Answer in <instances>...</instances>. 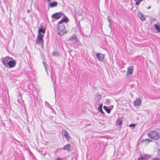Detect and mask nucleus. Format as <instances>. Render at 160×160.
<instances>
[{
  "instance_id": "nucleus-15",
  "label": "nucleus",
  "mask_w": 160,
  "mask_h": 160,
  "mask_svg": "<svg viewBox=\"0 0 160 160\" xmlns=\"http://www.w3.org/2000/svg\"><path fill=\"white\" fill-rule=\"evenodd\" d=\"M42 33L43 34H44L45 33V29L42 28H41L39 29L38 31V35L42 34L41 33Z\"/></svg>"
},
{
  "instance_id": "nucleus-14",
  "label": "nucleus",
  "mask_w": 160,
  "mask_h": 160,
  "mask_svg": "<svg viewBox=\"0 0 160 160\" xmlns=\"http://www.w3.org/2000/svg\"><path fill=\"white\" fill-rule=\"evenodd\" d=\"M69 39L71 40H75L76 42H78V40L75 34L73 35L69 38Z\"/></svg>"
},
{
  "instance_id": "nucleus-19",
  "label": "nucleus",
  "mask_w": 160,
  "mask_h": 160,
  "mask_svg": "<svg viewBox=\"0 0 160 160\" xmlns=\"http://www.w3.org/2000/svg\"><path fill=\"white\" fill-rule=\"evenodd\" d=\"M102 104H101L99 106L98 109L100 112L102 114H104V112H103L102 109Z\"/></svg>"
},
{
  "instance_id": "nucleus-35",
  "label": "nucleus",
  "mask_w": 160,
  "mask_h": 160,
  "mask_svg": "<svg viewBox=\"0 0 160 160\" xmlns=\"http://www.w3.org/2000/svg\"><path fill=\"white\" fill-rule=\"evenodd\" d=\"M51 1V0H47V2H50Z\"/></svg>"
},
{
  "instance_id": "nucleus-25",
  "label": "nucleus",
  "mask_w": 160,
  "mask_h": 160,
  "mask_svg": "<svg viewBox=\"0 0 160 160\" xmlns=\"http://www.w3.org/2000/svg\"><path fill=\"white\" fill-rule=\"evenodd\" d=\"M97 97L99 99H100L101 98V95L99 94H97Z\"/></svg>"
},
{
  "instance_id": "nucleus-12",
  "label": "nucleus",
  "mask_w": 160,
  "mask_h": 160,
  "mask_svg": "<svg viewBox=\"0 0 160 160\" xmlns=\"http://www.w3.org/2000/svg\"><path fill=\"white\" fill-rule=\"evenodd\" d=\"M58 4V3L57 2L54 1L53 2L49 3L48 4V5L51 8H53L57 7Z\"/></svg>"
},
{
  "instance_id": "nucleus-34",
  "label": "nucleus",
  "mask_w": 160,
  "mask_h": 160,
  "mask_svg": "<svg viewBox=\"0 0 160 160\" xmlns=\"http://www.w3.org/2000/svg\"><path fill=\"white\" fill-rule=\"evenodd\" d=\"M151 8V6H150L148 8H147L148 9H150Z\"/></svg>"
},
{
  "instance_id": "nucleus-13",
  "label": "nucleus",
  "mask_w": 160,
  "mask_h": 160,
  "mask_svg": "<svg viewBox=\"0 0 160 160\" xmlns=\"http://www.w3.org/2000/svg\"><path fill=\"white\" fill-rule=\"evenodd\" d=\"M138 16L142 21H143L145 20V18L144 16L143 15L142 13L141 12L138 13Z\"/></svg>"
},
{
  "instance_id": "nucleus-3",
  "label": "nucleus",
  "mask_w": 160,
  "mask_h": 160,
  "mask_svg": "<svg viewBox=\"0 0 160 160\" xmlns=\"http://www.w3.org/2000/svg\"><path fill=\"white\" fill-rule=\"evenodd\" d=\"M13 59L8 56H6L4 58H2L1 59V62L3 64L5 67H7L8 63L10 60V59Z\"/></svg>"
},
{
  "instance_id": "nucleus-30",
  "label": "nucleus",
  "mask_w": 160,
  "mask_h": 160,
  "mask_svg": "<svg viewBox=\"0 0 160 160\" xmlns=\"http://www.w3.org/2000/svg\"><path fill=\"white\" fill-rule=\"evenodd\" d=\"M152 160H160V158H153Z\"/></svg>"
},
{
  "instance_id": "nucleus-31",
  "label": "nucleus",
  "mask_w": 160,
  "mask_h": 160,
  "mask_svg": "<svg viewBox=\"0 0 160 160\" xmlns=\"http://www.w3.org/2000/svg\"><path fill=\"white\" fill-rule=\"evenodd\" d=\"M46 153V151H45L44 153H41V154L43 156H45V155Z\"/></svg>"
},
{
  "instance_id": "nucleus-18",
  "label": "nucleus",
  "mask_w": 160,
  "mask_h": 160,
  "mask_svg": "<svg viewBox=\"0 0 160 160\" xmlns=\"http://www.w3.org/2000/svg\"><path fill=\"white\" fill-rule=\"evenodd\" d=\"M103 108L108 113H109L111 112V109L109 108L108 107L105 106H104L103 107Z\"/></svg>"
},
{
  "instance_id": "nucleus-8",
  "label": "nucleus",
  "mask_w": 160,
  "mask_h": 160,
  "mask_svg": "<svg viewBox=\"0 0 160 160\" xmlns=\"http://www.w3.org/2000/svg\"><path fill=\"white\" fill-rule=\"evenodd\" d=\"M96 56L98 59L100 61H103L104 59V55L100 53H96Z\"/></svg>"
},
{
  "instance_id": "nucleus-16",
  "label": "nucleus",
  "mask_w": 160,
  "mask_h": 160,
  "mask_svg": "<svg viewBox=\"0 0 160 160\" xmlns=\"http://www.w3.org/2000/svg\"><path fill=\"white\" fill-rule=\"evenodd\" d=\"M71 146L69 144H67L64 146L63 148V149L64 150H67L68 151H69Z\"/></svg>"
},
{
  "instance_id": "nucleus-11",
  "label": "nucleus",
  "mask_w": 160,
  "mask_h": 160,
  "mask_svg": "<svg viewBox=\"0 0 160 160\" xmlns=\"http://www.w3.org/2000/svg\"><path fill=\"white\" fill-rule=\"evenodd\" d=\"M133 66H130L128 69L126 76H128L129 74H132L133 72Z\"/></svg>"
},
{
  "instance_id": "nucleus-10",
  "label": "nucleus",
  "mask_w": 160,
  "mask_h": 160,
  "mask_svg": "<svg viewBox=\"0 0 160 160\" xmlns=\"http://www.w3.org/2000/svg\"><path fill=\"white\" fill-rule=\"evenodd\" d=\"M142 100L139 98H137L134 102V105L135 106H138L141 105Z\"/></svg>"
},
{
  "instance_id": "nucleus-27",
  "label": "nucleus",
  "mask_w": 160,
  "mask_h": 160,
  "mask_svg": "<svg viewBox=\"0 0 160 160\" xmlns=\"http://www.w3.org/2000/svg\"><path fill=\"white\" fill-rule=\"evenodd\" d=\"M108 22H109V23H111V22L112 21V20L110 18L109 16H108Z\"/></svg>"
},
{
  "instance_id": "nucleus-2",
  "label": "nucleus",
  "mask_w": 160,
  "mask_h": 160,
  "mask_svg": "<svg viewBox=\"0 0 160 160\" xmlns=\"http://www.w3.org/2000/svg\"><path fill=\"white\" fill-rule=\"evenodd\" d=\"M148 135L150 138L154 140H157L159 138V135L155 131H150L148 133Z\"/></svg>"
},
{
  "instance_id": "nucleus-28",
  "label": "nucleus",
  "mask_w": 160,
  "mask_h": 160,
  "mask_svg": "<svg viewBox=\"0 0 160 160\" xmlns=\"http://www.w3.org/2000/svg\"><path fill=\"white\" fill-rule=\"evenodd\" d=\"M57 160H63V159L61 158L60 157H58L57 158Z\"/></svg>"
},
{
  "instance_id": "nucleus-23",
  "label": "nucleus",
  "mask_w": 160,
  "mask_h": 160,
  "mask_svg": "<svg viewBox=\"0 0 160 160\" xmlns=\"http://www.w3.org/2000/svg\"><path fill=\"white\" fill-rule=\"evenodd\" d=\"M147 158H144L142 156L138 158V160H146Z\"/></svg>"
},
{
  "instance_id": "nucleus-6",
  "label": "nucleus",
  "mask_w": 160,
  "mask_h": 160,
  "mask_svg": "<svg viewBox=\"0 0 160 160\" xmlns=\"http://www.w3.org/2000/svg\"><path fill=\"white\" fill-rule=\"evenodd\" d=\"M62 15V13L61 12H57L52 15V17L56 19H59L61 18Z\"/></svg>"
},
{
  "instance_id": "nucleus-32",
  "label": "nucleus",
  "mask_w": 160,
  "mask_h": 160,
  "mask_svg": "<svg viewBox=\"0 0 160 160\" xmlns=\"http://www.w3.org/2000/svg\"><path fill=\"white\" fill-rule=\"evenodd\" d=\"M111 24H112L111 23H109V26L110 27V28H111Z\"/></svg>"
},
{
  "instance_id": "nucleus-4",
  "label": "nucleus",
  "mask_w": 160,
  "mask_h": 160,
  "mask_svg": "<svg viewBox=\"0 0 160 160\" xmlns=\"http://www.w3.org/2000/svg\"><path fill=\"white\" fill-rule=\"evenodd\" d=\"M43 35L39 34V35H38L36 39V43L41 44L42 47V44L43 43Z\"/></svg>"
},
{
  "instance_id": "nucleus-7",
  "label": "nucleus",
  "mask_w": 160,
  "mask_h": 160,
  "mask_svg": "<svg viewBox=\"0 0 160 160\" xmlns=\"http://www.w3.org/2000/svg\"><path fill=\"white\" fill-rule=\"evenodd\" d=\"M62 134L63 136L66 137L68 141H69L71 139L70 137L68 136V132L66 130H62Z\"/></svg>"
},
{
  "instance_id": "nucleus-36",
  "label": "nucleus",
  "mask_w": 160,
  "mask_h": 160,
  "mask_svg": "<svg viewBox=\"0 0 160 160\" xmlns=\"http://www.w3.org/2000/svg\"><path fill=\"white\" fill-rule=\"evenodd\" d=\"M54 92H55V87H54Z\"/></svg>"
},
{
  "instance_id": "nucleus-21",
  "label": "nucleus",
  "mask_w": 160,
  "mask_h": 160,
  "mask_svg": "<svg viewBox=\"0 0 160 160\" xmlns=\"http://www.w3.org/2000/svg\"><path fill=\"white\" fill-rule=\"evenodd\" d=\"M43 65L44 66V68H45L46 71V72L47 74L48 75V72H47V67H48L46 63L45 62H43Z\"/></svg>"
},
{
  "instance_id": "nucleus-22",
  "label": "nucleus",
  "mask_w": 160,
  "mask_h": 160,
  "mask_svg": "<svg viewBox=\"0 0 160 160\" xmlns=\"http://www.w3.org/2000/svg\"><path fill=\"white\" fill-rule=\"evenodd\" d=\"M151 140H150L149 139H145L142 140L143 142H148V143Z\"/></svg>"
},
{
  "instance_id": "nucleus-29",
  "label": "nucleus",
  "mask_w": 160,
  "mask_h": 160,
  "mask_svg": "<svg viewBox=\"0 0 160 160\" xmlns=\"http://www.w3.org/2000/svg\"><path fill=\"white\" fill-rule=\"evenodd\" d=\"M27 12L28 13H30L31 12V10L30 9H28V10H27Z\"/></svg>"
},
{
  "instance_id": "nucleus-5",
  "label": "nucleus",
  "mask_w": 160,
  "mask_h": 160,
  "mask_svg": "<svg viewBox=\"0 0 160 160\" xmlns=\"http://www.w3.org/2000/svg\"><path fill=\"white\" fill-rule=\"evenodd\" d=\"M16 64V62L15 60H9V62L8 63L7 68H12L15 66Z\"/></svg>"
},
{
  "instance_id": "nucleus-9",
  "label": "nucleus",
  "mask_w": 160,
  "mask_h": 160,
  "mask_svg": "<svg viewBox=\"0 0 160 160\" xmlns=\"http://www.w3.org/2000/svg\"><path fill=\"white\" fill-rule=\"evenodd\" d=\"M69 22V20L68 18L65 17V18H62L60 21H59L57 25H60L63 24V22Z\"/></svg>"
},
{
  "instance_id": "nucleus-20",
  "label": "nucleus",
  "mask_w": 160,
  "mask_h": 160,
  "mask_svg": "<svg viewBox=\"0 0 160 160\" xmlns=\"http://www.w3.org/2000/svg\"><path fill=\"white\" fill-rule=\"evenodd\" d=\"M116 123L118 125H121L122 124V121L120 119H118Z\"/></svg>"
},
{
  "instance_id": "nucleus-1",
  "label": "nucleus",
  "mask_w": 160,
  "mask_h": 160,
  "mask_svg": "<svg viewBox=\"0 0 160 160\" xmlns=\"http://www.w3.org/2000/svg\"><path fill=\"white\" fill-rule=\"evenodd\" d=\"M57 30L59 35H63L66 32L65 27L63 24L57 25Z\"/></svg>"
},
{
  "instance_id": "nucleus-33",
  "label": "nucleus",
  "mask_w": 160,
  "mask_h": 160,
  "mask_svg": "<svg viewBox=\"0 0 160 160\" xmlns=\"http://www.w3.org/2000/svg\"><path fill=\"white\" fill-rule=\"evenodd\" d=\"M51 78H52V80L53 81V79L52 78V74L51 75Z\"/></svg>"
},
{
  "instance_id": "nucleus-17",
  "label": "nucleus",
  "mask_w": 160,
  "mask_h": 160,
  "mask_svg": "<svg viewBox=\"0 0 160 160\" xmlns=\"http://www.w3.org/2000/svg\"><path fill=\"white\" fill-rule=\"evenodd\" d=\"M154 27L158 32H160V24L157 23L155 24Z\"/></svg>"
},
{
  "instance_id": "nucleus-24",
  "label": "nucleus",
  "mask_w": 160,
  "mask_h": 160,
  "mask_svg": "<svg viewBox=\"0 0 160 160\" xmlns=\"http://www.w3.org/2000/svg\"><path fill=\"white\" fill-rule=\"evenodd\" d=\"M142 157L144 158H147V159H146V160H148L150 158L149 156L148 155H145Z\"/></svg>"
},
{
  "instance_id": "nucleus-26",
  "label": "nucleus",
  "mask_w": 160,
  "mask_h": 160,
  "mask_svg": "<svg viewBox=\"0 0 160 160\" xmlns=\"http://www.w3.org/2000/svg\"><path fill=\"white\" fill-rule=\"evenodd\" d=\"M135 126V124H131L129 125V127H133L134 128Z\"/></svg>"
}]
</instances>
